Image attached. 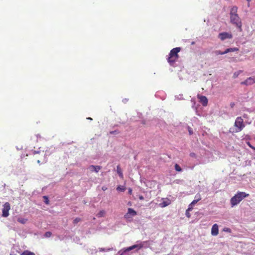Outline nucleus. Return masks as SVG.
I'll list each match as a JSON object with an SVG mask.
<instances>
[{
	"label": "nucleus",
	"mask_w": 255,
	"mask_h": 255,
	"mask_svg": "<svg viewBox=\"0 0 255 255\" xmlns=\"http://www.w3.org/2000/svg\"><path fill=\"white\" fill-rule=\"evenodd\" d=\"M237 6H234L233 7H232L230 12V22L233 24L235 25L237 28H238L241 31L242 30V23L240 17L237 14Z\"/></svg>",
	"instance_id": "nucleus-1"
},
{
	"label": "nucleus",
	"mask_w": 255,
	"mask_h": 255,
	"mask_svg": "<svg viewBox=\"0 0 255 255\" xmlns=\"http://www.w3.org/2000/svg\"><path fill=\"white\" fill-rule=\"evenodd\" d=\"M249 196V194L244 192L238 191L230 200L231 206H234L238 205L245 198Z\"/></svg>",
	"instance_id": "nucleus-2"
},
{
	"label": "nucleus",
	"mask_w": 255,
	"mask_h": 255,
	"mask_svg": "<svg viewBox=\"0 0 255 255\" xmlns=\"http://www.w3.org/2000/svg\"><path fill=\"white\" fill-rule=\"evenodd\" d=\"M181 50L180 47H176L172 49L169 53V57H168V61L170 63H174L178 58L179 55L178 54Z\"/></svg>",
	"instance_id": "nucleus-3"
},
{
	"label": "nucleus",
	"mask_w": 255,
	"mask_h": 255,
	"mask_svg": "<svg viewBox=\"0 0 255 255\" xmlns=\"http://www.w3.org/2000/svg\"><path fill=\"white\" fill-rule=\"evenodd\" d=\"M35 159H37V162L39 164L45 163L47 162V157L45 153L43 151L42 152L40 151H34Z\"/></svg>",
	"instance_id": "nucleus-4"
},
{
	"label": "nucleus",
	"mask_w": 255,
	"mask_h": 255,
	"mask_svg": "<svg viewBox=\"0 0 255 255\" xmlns=\"http://www.w3.org/2000/svg\"><path fill=\"white\" fill-rule=\"evenodd\" d=\"M234 126L235 127V132H239L243 130L245 128V125L244 123V120L241 117H238L236 118Z\"/></svg>",
	"instance_id": "nucleus-5"
},
{
	"label": "nucleus",
	"mask_w": 255,
	"mask_h": 255,
	"mask_svg": "<svg viewBox=\"0 0 255 255\" xmlns=\"http://www.w3.org/2000/svg\"><path fill=\"white\" fill-rule=\"evenodd\" d=\"M143 245L142 244L134 245L124 249V251L120 254V255H124V254H126L127 252H128L133 249H136L137 250H138L141 249Z\"/></svg>",
	"instance_id": "nucleus-6"
},
{
	"label": "nucleus",
	"mask_w": 255,
	"mask_h": 255,
	"mask_svg": "<svg viewBox=\"0 0 255 255\" xmlns=\"http://www.w3.org/2000/svg\"><path fill=\"white\" fill-rule=\"evenodd\" d=\"M10 209V206L8 202H6L3 205L2 216L7 217L9 215V211Z\"/></svg>",
	"instance_id": "nucleus-7"
},
{
	"label": "nucleus",
	"mask_w": 255,
	"mask_h": 255,
	"mask_svg": "<svg viewBox=\"0 0 255 255\" xmlns=\"http://www.w3.org/2000/svg\"><path fill=\"white\" fill-rule=\"evenodd\" d=\"M136 212L135 210L131 208H128V212L124 215V218L127 220H129L136 215Z\"/></svg>",
	"instance_id": "nucleus-8"
},
{
	"label": "nucleus",
	"mask_w": 255,
	"mask_h": 255,
	"mask_svg": "<svg viewBox=\"0 0 255 255\" xmlns=\"http://www.w3.org/2000/svg\"><path fill=\"white\" fill-rule=\"evenodd\" d=\"M218 37L222 41L226 39H231L233 38V35L231 33L228 32H222L220 33Z\"/></svg>",
	"instance_id": "nucleus-9"
},
{
	"label": "nucleus",
	"mask_w": 255,
	"mask_h": 255,
	"mask_svg": "<svg viewBox=\"0 0 255 255\" xmlns=\"http://www.w3.org/2000/svg\"><path fill=\"white\" fill-rule=\"evenodd\" d=\"M255 83V77H250L247 78L245 81L242 82L241 84L246 86L251 85Z\"/></svg>",
	"instance_id": "nucleus-10"
},
{
	"label": "nucleus",
	"mask_w": 255,
	"mask_h": 255,
	"mask_svg": "<svg viewBox=\"0 0 255 255\" xmlns=\"http://www.w3.org/2000/svg\"><path fill=\"white\" fill-rule=\"evenodd\" d=\"M197 98L199 100V102L201 103L203 106H206L208 105V100L206 97L198 94Z\"/></svg>",
	"instance_id": "nucleus-11"
},
{
	"label": "nucleus",
	"mask_w": 255,
	"mask_h": 255,
	"mask_svg": "<svg viewBox=\"0 0 255 255\" xmlns=\"http://www.w3.org/2000/svg\"><path fill=\"white\" fill-rule=\"evenodd\" d=\"M219 234L218 226L217 224H215L213 225L211 229V234L213 236H217Z\"/></svg>",
	"instance_id": "nucleus-12"
},
{
	"label": "nucleus",
	"mask_w": 255,
	"mask_h": 255,
	"mask_svg": "<svg viewBox=\"0 0 255 255\" xmlns=\"http://www.w3.org/2000/svg\"><path fill=\"white\" fill-rule=\"evenodd\" d=\"M162 202L160 203V206L162 207H165L171 203V201L168 198H162Z\"/></svg>",
	"instance_id": "nucleus-13"
},
{
	"label": "nucleus",
	"mask_w": 255,
	"mask_h": 255,
	"mask_svg": "<svg viewBox=\"0 0 255 255\" xmlns=\"http://www.w3.org/2000/svg\"><path fill=\"white\" fill-rule=\"evenodd\" d=\"M89 169L92 172L95 171L97 173L99 172V171L101 169V167L100 166H95V165H90L89 167Z\"/></svg>",
	"instance_id": "nucleus-14"
},
{
	"label": "nucleus",
	"mask_w": 255,
	"mask_h": 255,
	"mask_svg": "<svg viewBox=\"0 0 255 255\" xmlns=\"http://www.w3.org/2000/svg\"><path fill=\"white\" fill-rule=\"evenodd\" d=\"M117 173H118L119 176L121 178H123L124 175H123V172H122V170L120 165H118L117 166Z\"/></svg>",
	"instance_id": "nucleus-15"
},
{
	"label": "nucleus",
	"mask_w": 255,
	"mask_h": 255,
	"mask_svg": "<svg viewBox=\"0 0 255 255\" xmlns=\"http://www.w3.org/2000/svg\"><path fill=\"white\" fill-rule=\"evenodd\" d=\"M238 50H239V49L238 48H236V47L230 48L227 49L225 51V53H226H226H229V52L237 51Z\"/></svg>",
	"instance_id": "nucleus-16"
},
{
	"label": "nucleus",
	"mask_w": 255,
	"mask_h": 255,
	"mask_svg": "<svg viewBox=\"0 0 255 255\" xmlns=\"http://www.w3.org/2000/svg\"><path fill=\"white\" fill-rule=\"evenodd\" d=\"M21 255H35L33 252H31L28 250H25L21 254Z\"/></svg>",
	"instance_id": "nucleus-17"
},
{
	"label": "nucleus",
	"mask_w": 255,
	"mask_h": 255,
	"mask_svg": "<svg viewBox=\"0 0 255 255\" xmlns=\"http://www.w3.org/2000/svg\"><path fill=\"white\" fill-rule=\"evenodd\" d=\"M105 214H106V212L104 210H101L97 214V217L98 218L104 217L105 215Z\"/></svg>",
	"instance_id": "nucleus-18"
},
{
	"label": "nucleus",
	"mask_w": 255,
	"mask_h": 255,
	"mask_svg": "<svg viewBox=\"0 0 255 255\" xmlns=\"http://www.w3.org/2000/svg\"><path fill=\"white\" fill-rule=\"evenodd\" d=\"M17 221L20 223L24 224L26 223V222L27 221V219L23 218H18L17 219Z\"/></svg>",
	"instance_id": "nucleus-19"
},
{
	"label": "nucleus",
	"mask_w": 255,
	"mask_h": 255,
	"mask_svg": "<svg viewBox=\"0 0 255 255\" xmlns=\"http://www.w3.org/2000/svg\"><path fill=\"white\" fill-rule=\"evenodd\" d=\"M243 71L242 70H239L238 71H237L236 72H235L234 73V75H233V78H236L238 77V76L241 73H242Z\"/></svg>",
	"instance_id": "nucleus-20"
},
{
	"label": "nucleus",
	"mask_w": 255,
	"mask_h": 255,
	"mask_svg": "<svg viewBox=\"0 0 255 255\" xmlns=\"http://www.w3.org/2000/svg\"><path fill=\"white\" fill-rule=\"evenodd\" d=\"M175 169L178 172H181L182 171V168L178 164H175Z\"/></svg>",
	"instance_id": "nucleus-21"
},
{
	"label": "nucleus",
	"mask_w": 255,
	"mask_h": 255,
	"mask_svg": "<svg viewBox=\"0 0 255 255\" xmlns=\"http://www.w3.org/2000/svg\"><path fill=\"white\" fill-rule=\"evenodd\" d=\"M99 250L100 252H105V251L108 252V251H112L113 250V249L109 248V249H105V248H100L99 249Z\"/></svg>",
	"instance_id": "nucleus-22"
},
{
	"label": "nucleus",
	"mask_w": 255,
	"mask_h": 255,
	"mask_svg": "<svg viewBox=\"0 0 255 255\" xmlns=\"http://www.w3.org/2000/svg\"><path fill=\"white\" fill-rule=\"evenodd\" d=\"M125 188L123 186H119L117 188V190L118 191L124 192L125 190Z\"/></svg>",
	"instance_id": "nucleus-23"
},
{
	"label": "nucleus",
	"mask_w": 255,
	"mask_h": 255,
	"mask_svg": "<svg viewBox=\"0 0 255 255\" xmlns=\"http://www.w3.org/2000/svg\"><path fill=\"white\" fill-rule=\"evenodd\" d=\"M195 199L198 202L201 200V195L200 194H197L195 196Z\"/></svg>",
	"instance_id": "nucleus-24"
},
{
	"label": "nucleus",
	"mask_w": 255,
	"mask_h": 255,
	"mask_svg": "<svg viewBox=\"0 0 255 255\" xmlns=\"http://www.w3.org/2000/svg\"><path fill=\"white\" fill-rule=\"evenodd\" d=\"M52 235V233L50 232H46L44 234V237L46 238L50 237Z\"/></svg>",
	"instance_id": "nucleus-25"
},
{
	"label": "nucleus",
	"mask_w": 255,
	"mask_h": 255,
	"mask_svg": "<svg viewBox=\"0 0 255 255\" xmlns=\"http://www.w3.org/2000/svg\"><path fill=\"white\" fill-rule=\"evenodd\" d=\"M81 220V219L79 218H76V219H75L73 221V224H77L79 222H80Z\"/></svg>",
	"instance_id": "nucleus-26"
},
{
	"label": "nucleus",
	"mask_w": 255,
	"mask_h": 255,
	"mask_svg": "<svg viewBox=\"0 0 255 255\" xmlns=\"http://www.w3.org/2000/svg\"><path fill=\"white\" fill-rule=\"evenodd\" d=\"M215 53H216V54H220V55H223V54H226V53H225V51L222 52V51H221L220 50L216 51Z\"/></svg>",
	"instance_id": "nucleus-27"
},
{
	"label": "nucleus",
	"mask_w": 255,
	"mask_h": 255,
	"mask_svg": "<svg viewBox=\"0 0 255 255\" xmlns=\"http://www.w3.org/2000/svg\"><path fill=\"white\" fill-rule=\"evenodd\" d=\"M120 132L119 131L117 130H115L114 131H111L110 132V133L111 134H118Z\"/></svg>",
	"instance_id": "nucleus-28"
},
{
	"label": "nucleus",
	"mask_w": 255,
	"mask_h": 255,
	"mask_svg": "<svg viewBox=\"0 0 255 255\" xmlns=\"http://www.w3.org/2000/svg\"><path fill=\"white\" fill-rule=\"evenodd\" d=\"M193 207L194 206L193 205H191V203H190L189 205V207H188V210L189 211H192L193 209Z\"/></svg>",
	"instance_id": "nucleus-29"
},
{
	"label": "nucleus",
	"mask_w": 255,
	"mask_h": 255,
	"mask_svg": "<svg viewBox=\"0 0 255 255\" xmlns=\"http://www.w3.org/2000/svg\"><path fill=\"white\" fill-rule=\"evenodd\" d=\"M189 210H186V216L188 217V218H190L191 217V215L189 213Z\"/></svg>",
	"instance_id": "nucleus-30"
},
{
	"label": "nucleus",
	"mask_w": 255,
	"mask_h": 255,
	"mask_svg": "<svg viewBox=\"0 0 255 255\" xmlns=\"http://www.w3.org/2000/svg\"><path fill=\"white\" fill-rule=\"evenodd\" d=\"M247 144H248V145L250 147H251V148H252V149H253L255 150V147L253 146V145L250 143V142H247Z\"/></svg>",
	"instance_id": "nucleus-31"
},
{
	"label": "nucleus",
	"mask_w": 255,
	"mask_h": 255,
	"mask_svg": "<svg viewBox=\"0 0 255 255\" xmlns=\"http://www.w3.org/2000/svg\"><path fill=\"white\" fill-rule=\"evenodd\" d=\"M43 198L45 199V203L46 204H49V200H48V198L46 196H43Z\"/></svg>",
	"instance_id": "nucleus-32"
},
{
	"label": "nucleus",
	"mask_w": 255,
	"mask_h": 255,
	"mask_svg": "<svg viewBox=\"0 0 255 255\" xmlns=\"http://www.w3.org/2000/svg\"><path fill=\"white\" fill-rule=\"evenodd\" d=\"M198 202V201L196 200V199H194L191 203V205H193L194 206Z\"/></svg>",
	"instance_id": "nucleus-33"
},
{
	"label": "nucleus",
	"mask_w": 255,
	"mask_h": 255,
	"mask_svg": "<svg viewBox=\"0 0 255 255\" xmlns=\"http://www.w3.org/2000/svg\"><path fill=\"white\" fill-rule=\"evenodd\" d=\"M190 156L192 157H196V154L194 152H191L190 153Z\"/></svg>",
	"instance_id": "nucleus-34"
},
{
	"label": "nucleus",
	"mask_w": 255,
	"mask_h": 255,
	"mask_svg": "<svg viewBox=\"0 0 255 255\" xmlns=\"http://www.w3.org/2000/svg\"><path fill=\"white\" fill-rule=\"evenodd\" d=\"M224 231H226V232H230H230H231V229H229V228H224Z\"/></svg>",
	"instance_id": "nucleus-35"
},
{
	"label": "nucleus",
	"mask_w": 255,
	"mask_h": 255,
	"mask_svg": "<svg viewBox=\"0 0 255 255\" xmlns=\"http://www.w3.org/2000/svg\"><path fill=\"white\" fill-rule=\"evenodd\" d=\"M234 106H235L234 103H231L230 104V106H231V108H233L234 107Z\"/></svg>",
	"instance_id": "nucleus-36"
},
{
	"label": "nucleus",
	"mask_w": 255,
	"mask_h": 255,
	"mask_svg": "<svg viewBox=\"0 0 255 255\" xmlns=\"http://www.w3.org/2000/svg\"><path fill=\"white\" fill-rule=\"evenodd\" d=\"M128 193L131 194L132 193V189H128Z\"/></svg>",
	"instance_id": "nucleus-37"
},
{
	"label": "nucleus",
	"mask_w": 255,
	"mask_h": 255,
	"mask_svg": "<svg viewBox=\"0 0 255 255\" xmlns=\"http://www.w3.org/2000/svg\"><path fill=\"white\" fill-rule=\"evenodd\" d=\"M189 132L190 134H192V131L191 130H189Z\"/></svg>",
	"instance_id": "nucleus-38"
},
{
	"label": "nucleus",
	"mask_w": 255,
	"mask_h": 255,
	"mask_svg": "<svg viewBox=\"0 0 255 255\" xmlns=\"http://www.w3.org/2000/svg\"><path fill=\"white\" fill-rule=\"evenodd\" d=\"M106 189H107L106 188H104V187H103V188H102V189H103V190H105Z\"/></svg>",
	"instance_id": "nucleus-39"
},
{
	"label": "nucleus",
	"mask_w": 255,
	"mask_h": 255,
	"mask_svg": "<svg viewBox=\"0 0 255 255\" xmlns=\"http://www.w3.org/2000/svg\"><path fill=\"white\" fill-rule=\"evenodd\" d=\"M87 119L92 120V118H87Z\"/></svg>",
	"instance_id": "nucleus-40"
},
{
	"label": "nucleus",
	"mask_w": 255,
	"mask_h": 255,
	"mask_svg": "<svg viewBox=\"0 0 255 255\" xmlns=\"http://www.w3.org/2000/svg\"><path fill=\"white\" fill-rule=\"evenodd\" d=\"M140 198V199H143V197H142V196H141V197H140V198Z\"/></svg>",
	"instance_id": "nucleus-41"
},
{
	"label": "nucleus",
	"mask_w": 255,
	"mask_h": 255,
	"mask_svg": "<svg viewBox=\"0 0 255 255\" xmlns=\"http://www.w3.org/2000/svg\"><path fill=\"white\" fill-rule=\"evenodd\" d=\"M247 1H248V2H250L251 1V0H246Z\"/></svg>",
	"instance_id": "nucleus-42"
},
{
	"label": "nucleus",
	"mask_w": 255,
	"mask_h": 255,
	"mask_svg": "<svg viewBox=\"0 0 255 255\" xmlns=\"http://www.w3.org/2000/svg\"><path fill=\"white\" fill-rule=\"evenodd\" d=\"M10 255H12L10 254Z\"/></svg>",
	"instance_id": "nucleus-43"
}]
</instances>
